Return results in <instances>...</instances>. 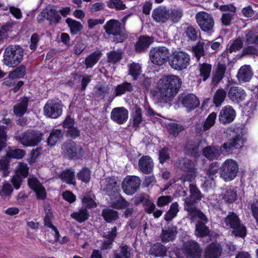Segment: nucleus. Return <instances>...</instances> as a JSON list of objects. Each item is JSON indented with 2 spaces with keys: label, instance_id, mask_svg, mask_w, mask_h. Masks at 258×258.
Here are the masks:
<instances>
[{
  "label": "nucleus",
  "instance_id": "35",
  "mask_svg": "<svg viewBox=\"0 0 258 258\" xmlns=\"http://www.w3.org/2000/svg\"><path fill=\"white\" fill-rule=\"evenodd\" d=\"M218 170L220 171V168L219 167L217 162H213L210 165L207 171L208 177H206V180H205V184H206L207 186L209 184L211 185L213 183H215L214 176L218 172Z\"/></svg>",
  "mask_w": 258,
  "mask_h": 258
},
{
  "label": "nucleus",
  "instance_id": "44",
  "mask_svg": "<svg viewBox=\"0 0 258 258\" xmlns=\"http://www.w3.org/2000/svg\"><path fill=\"white\" fill-rule=\"evenodd\" d=\"M209 228L204 222H197L196 225L195 235L199 237H204L210 235Z\"/></svg>",
  "mask_w": 258,
  "mask_h": 258
},
{
  "label": "nucleus",
  "instance_id": "10",
  "mask_svg": "<svg viewBox=\"0 0 258 258\" xmlns=\"http://www.w3.org/2000/svg\"><path fill=\"white\" fill-rule=\"evenodd\" d=\"M196 19L201 30L208 34L214 32V20L211 14L200 12L196 14Z\"/></svg>",
  "mask_w": 258,
  "mask_h": 258
},
{
  "label": "nucleus",
  "instance_id": "27",
  "mask_svg": "<svg viewBox=\"0 0 258 258\" xmlns=\"http://www.w3.org/2000/svg\"><path fill=\"white\" fill-rule=\"evenodd\" d=\"M222 150V146L221 147L208 146L203 149V153L207 159L213 160L218 159L221 155Z\"/></svg>",
  "mask_w": 258,
  "mask_h": 258
},
{
  "label": "nucleus",
  "instance_id": "45",
  "mask_svg": "<svg viewBox=\"0 0 258 258\" xmlns=\"http://www.w3.org/2000/svg\"><path fill=\"white\" fill-rule=\"evenodd\" d=\"M101 54L100 51H95L88 55L85 60L86 69L92 68L98 62Z\"/></svg>",
  "mask_w": 258,
  "mask_h": 258
},
{
  "label": "nucleus",
  "instance_id": "51",
  "mask_svg": "<svg viewBox=\"0 0 258 258\" xmlns=\"http://www.w3.org/2000/svg\"><path fill=\"white\" fill-rule=\"evenodd\" d=\"M46 12L47 20L49 21V24L59 23L61 19V17L58 14V12L53 9H45Z\"/></svg>",
  "mask_w": 258,
  "mask_h": 258
},
{
  "label": "nucleus",
  "instance_id": "7",
  "mask_svg": "<svg viewBox=\"0 0 258 258\" xmlns=\"http://www.w3.org/2000/svg\"><path fill=\"white\" fill-rule=\"evenodd\" d=\"M239 170L236 162L232 159L225 160L220 167V177L225 181H230L234 179Z\"/></svg>",
  "mask_w": 258,
  "mask_h": 258
},
{
  "label": "nucleus",
  "instance_id": "50",
  "mask_svg": "<svg viewBox=\"0 0 258 258\" xmlns=\"http://www.w3.org/2000/svg\"><path fill=\"white\" fill-rule=\"evenodd\" d=\"M66 22L68 25L72 34H76L83 29V26L80 22L71 18H68Z\"/></svg>",
  "mask_w": 258,
  "mask_h": 258
},
{
  "label": "nucleus",
  "instance_id": "33",
  "mask_svg": "<svg viewBox=\"0 0 258 258\" xmlns=\"http://www.w3.org/2000/svg\"><path fill=\"white\" fill-rule=\"evenodd\" d=\"M226 71V66L224 64L219 63L215 74L213 76L211 83L212 89L217 86L223 79Z\"/></svg>",
  "mask_w": 258,
  "mask_h": 258
},
{
  "label": "nucleus",
  "instance_id": "32",
  "mask_svg": "<svg viewBox=\"0 0 258 258\" xmlns=\"http://www.w3.org/2000/svg\"><path fill=\"white\" fill-rule=\"evenodd\" d=\"M167 248L160 242L154 244L149 249L150 255L155 257H164L166 255Z\"/></svg>",
  "mask_w": 258,
  "mask_h": 258
},
{
  "label": "nucleus",
  "instance_id": "62",
  "mask_svg": "<svg viewBox=\"0 0 258 258\" xmlns=\"http://www.w3.org/2000/svg\"><path fill=\"white\" fill-rule=\"evenodd\" d=\"M25 155V152L23 150L15 149L11 150L7 153V156L10 158L21 159Z\"/></svg>",
  "mask_w": 258,
  "mask_h": 258
},
{
  "label": "nucleus",
  "instance_id": "30",
  "mask_svg": "<svg viewBox=\"0 0 258 258\" xmlns=\"http://www.w3.org/2000/svg\"><path fill=\"white\" fill-rule=\"evenodd\" d=\"M209 49V41L207 40L199 41L196 45L192 47L193 52L198 60L201 56L205 55V51H208Z\"/></svg>",
  "mask_w": 258,
  "mask_h": 258
},
{
  "label": "nucleus",
  "instance_id": "3",
  "mask_svg": "<svg viewBox=\"0 0 258 258\" xmlns=\"http://www.w3.org/2000/svg\"><path fill=\"white\" fill-rule=\"evenodd\" d=\"M4 63L9 67L15 68L22 61L24 49L19 45L8 46L4 53Z\"/></svg>",
  "mask_w": 258,
  "mask_h": 258
},
{
  "label": "nucleus",
  "instance_id": "21",
  "mask_svg": "<svg viewBox=\"0 0 258 258\" xmlns=\"http://www.w3.org/2000/svg\"><path fill=\"white\" fill-rule=\"evenodd\" d=\"M236 112L230 106L223 107L219 115V121L224 124L232 122L235 119Z\"/></svg>",
  "mask_w": 258,
  "mask_h": 258
},
{
  "label": "nucleus",
  "instance_id": "37",
  "mask_svg": "<svg viewBox=\"0 0 258 258\" xmlns=\"http://www.w3.org/2000/svg\"><path fill=\"white\" fill-rule=\"evenodd\" d=\"M243 40L238 37L235 40H233L232 42L231 41L229 43L227 48V51H225L222 54L223 57L228 56V53H232V52L239 50L243 46Z\"/></svg>",
  "mask_w": 258,
  "mask_h": 258
},
{
  "label": "nucleus",
  "instance_id": "57",
  "mask_svg": "<svg viewBox=\"0 0 258 258\" xmlns=\"http://www.w3.org/2000/svg\"><path fill=\"white\" fill-rule=\"evenodd\" d=\"M184 130V127L183 126L176 123H171L168 124V133L174 137H177L179 132Z\"/></svg>",
  "mask_w": 258,
  "mask_h": 258
},
{
  "label": "nucleus",
  "instance_id": "52",
  "mask_svg": "<svg viewBox=\"0 0 258 258\" xmlns=\"http://www.w3.org/2000/svg\"><path fill=\"white\" fill-rule=\"evenodd\" d=\"M189 213V216L191 221H194L195 218H198L200 221L198 222H204L206 223L208 219L205 215L200 210L197 209V207H195V209L192 211H187Z\"/></svg>",
  "mask_w": 258,
  "mask_h": 258
},
{
  "label": "nucleus",
  "instance_id": "29",
  "mask_svg": "<svg viewBox=\"0 0 258 258\" xmlns=\"http://www.w3.org/2000/svg\"><path fill=\"white\" fill-rule=\"evenodd\" d=\"M181 102L182 104L185 107L188 111H191L198 107L200 104V101L198 98L194 94H188L183 97Z\"/></svg>",
  "mask_w": 258,
  "mask_h": 258
},
{
  "label": "nucleus",
  "instance_id": "17",
  "mask_svg": "<svg viewBox=\"0 0 258 258\" xmlns=\"http://www.w3.org/2000/svg\"><path fill=\"white\" fill-rule=\"evenodd\" d=\"M128 118V111L124 107L114 108L110 113L111 119L118 124L125 123Z\"/></svg>",
  "mask_w": 258,
  "mask_h": 258
},
{
  "label": "nucleus",
  "instance_id": "22",
  "mask_svg": "<svg viewBox=\"0 0 258 258\" xmlns=\"http://www.w3.org/2000/svg\"><path fill=\"white\" fill-rule=\"evenodd\" d=\"M246 96L244 90L238 87H231L228 92V97L231 101L236 103L243 101Z\"/></svg>",
  "mask_w": 258,
  "mask_h": 258
},
{
  "label": "nucleus",
  "instance_id": "13",
  "mask_svg": "<svg viewBox=\"0 0 258 258\" xmlns=\"http://www.w3.org/2000/svg\"><path fill=\"white\" fill-rule=\"evenodd\" d=\"M141 180L138 176H127L122 182V188L128 195H133L139 189Z\"/></svg>",
  "mask_w": 258,
  "mask_h": 258
},
{
  "label": "nucleus",
  "instance_id": "47",
  "mask_svg": "<svg viewBox=\"0 0 258 258\" xmlns=\"http://www.w3.org/2000/svg\"><path fill=\"white\" fill-rule=\"evenodd\" d=\"M26 75V66L21 64L17 67L15 70L10 72L8 78L12 79L23 78Z\"/></svg>",
  "mask_w": 258,
  "mask_h": 258
},
{
  "label": "nucleus",
  "instance_id": "20",
  "mask_svg": "<svg viewBox=\"0 0 258 258\" xmlns=\"http://www.w3.org/2000/svg\"><path fill=\"white\" fill-rule=\"evenodd\" d=\"M170 10L164 6H159L153 10V19L157 22L165 23L170 18Z\"/></svg>",
  "mask_w": 258,
  "mask_h": 258
},
{
  "label": "nucleus",
  "instance_id": "46",
  "mask_svg": "<svg viewBox=\"0 0 258 258\" xmlns=\"http://www.w3.org/2000/svg\"><path fill=\"white\" fill-rule=\"evenodd\" d=\"M128 75L133 77V79L136 81L142 73V67L139 63L133 62L128 64Z\"/></svg>",
  "mask_w": 258,
  "mask_h": 258
},
{
  "label": "nucleus",
  "instance_id": "19",
  "mask_svg": "<svg viewBox=\"0 0 258 258\" xmlns=\"http://www.w3.org/2000/svg\"><path fill=\"white\" fill-rule=\"evenodd\" d=\"M177 233V227L172 224L167 223L162 228L160 238L162 242H167L174 240Z\"/></svg>",
  "mask_w": 258,
  "mask_h": 258
},
{
  "label": "nucleus",
  "instance_id": "2",
  "mask_svg": "<svg viewBox=\"0 0 258 258\" xmlns=\"http://www.w3.org/2000/svg\"><path fill=\"white\" fill-rule=\"evenodd\" d=\"M227 141L222 144L223 150L227 154H232L235 150H239L243 145L242 132L241 129L228 128L226 131Z\"/></svg>",
  "mask_w": 258,
  "mask_h": 258
},
{
  "label": "nucleus",
  "instance_id": "40",
  "mask_svg": "<svg viewBox=\"0 0 258 258\" xmlns=\"http://www.w3.org/2000/svg\"><path fill=\"white\" fill-rule=\"evenodd\" d=\"M75 171L71 168L63 170L59 177L63 181L69 184H76Z\"/></svg>",
  "mask_w": 258,
  "mask_h": 258
},
{
  "label": "nucleus",
  "instance_id": "63",
  "mask_svg": "<svg viewBox=\"0 0 258 258\" xmlns=\"http://www.w3.org/2000/svg\"><path fill=\"white\" fill-rule=\"evenodd\" d=\"M183 15V11L180 9L170 10V18L174 23L179 22Z\"/></svg>",
  "mask_w": 258,
  "mask_h": 258
},
{
  "label": "nucleus",
  "instance_id": "1",
  "mask_svg": "<svg viewBox=\"0 0 258 258\" xmlns=\"http://www.w3.org/2000/svg\"><path fill=\"white\" fill-rule=\"evenodd\" d=\"M182 84L178 76L168 75L162 77L157 83V98L159 102L170 103L178 92Z\"/></svg>",
  "mask_w": 258,
  "mask_h": 258
},
{
  "label": "nucleus",
  "instance_id": "61",
  "mask_svg": "<svg viewBox=\"0 0 258 258\" xmlns=\"http://www.w3.org/2000/svg\"><path fill=\"white\" fill-rule=\"evenodd\" d=\"M107 6L110 9H115L116 10H123L126 8L122 0H110L107 3Z\"/></svg>",
  "mask_w": 258,
  "mask_h": 258
},
{
  "label": "nucleus",
  "instance_id": "38",
  "mask_svg": "<svg viewBox=\"0 0 258 258\" xmlns=\"http://www.w3.org/2000/svg\"><path fill=\"white\" fill-rule=\"evenodd\" d=\"M133 91V86L130 83L124 82L123 83L117 85L113 92L114 97L121 96L127 92Z\"/></svg>",
  "mask_w": 258,
  "mask_h": 258
},
{
  "label": "nucleus",
  "instance_id": "6",
  "mask_svg": "<svg viewBox=\"0 0 258 258\" xmlns=\"http://www.w3.org/2000/svg\"><path fill=\"white\" fill-rule=\"evenodd\" d=\"M170 55L169 49L165 46L153 47L149 53L151 61L158 66H162L166 62H169Z\"/></svg>",
  "mask_w": 258,
  "mask_h": 258
},
{
  "label": "nucleus",
  "instance_id": "36",
  "mask_svg": "<svg viewBox=\"0 0 258 258\" xmlns=\"http://www.w3.org/2000/svg\"><path fill=\"white\" fill-rule=\"evenodd\" d=\"M184 151L186 154L194 157L199 155V144L193 141H187L184 146Z\"/></svg>",
  "mask_w": 258,
  "mask_h": 258
},
{
  "label": "nucleus",
  "instance_id": "11",
  "mask_svg": "<svg viewBox=\"0 0 258 258\" xmlns=\"http://www.w3.org/2000/svg\"><path fill=\"white\" fill-rule=\"evenodd\" d=\"M61 149L64 157L70 160L79 158L82 155L83 149L81 146L77 145L72 140L64 142Z\"/></svg>",
  "mask_w": 258,
  "mask_h": 258
},
{
  "label": "nucleus",
  "instance_id": "26",
  "mask_svg": "<svg viewBox=\"0 0 258 258\" xmlns=\"http://www.w3.org/2000/svg\"><path fill=\"white\" fill-rule=\"evenodd\" d=\"M222 246L217 242H212L205 249V258H219L222 253Z\"/></svg>",
  "mask_w": 258,
  "mask_h": 258
},
{
  "label": "nucleus",
  "instance_id": "58",
  "mask_svg": "<svg viewBox=\"0 0 258 258\" xmlns=\"http://www.w3.org/2000/svg\"><path fill=\"white\" fill-rule=\"evenodd\" d=\"M109 89L108 86L102 85V84H98L96 85L94 88L95 95L97 97L104 98L105 95L109 93Z\"/></svg>",
  "mask_w": 258,
  "mask_h": 258
},
{
  "label": "nucleus",
  "instance_id": "9",
  "mask_svg": "<svg viewBox=\"0 0 258 258\" xmlns=\"http://www.w3.org/2000/svg\"><path fill=\"white\" fill-rule=\"evenodd\" d=\"M190 195L184 199V209L185 211H192L195 209L197 204L204 198V195L196 184L190 183L189 185Z\"/></svg>",
  "mask_w": 258,
  "mask_h": 258
},
{
  "label": "nucleus",
  "instance_id": "34",
  "mask_svg": "<svg viewBox=\"0 0 258 258\" xmlns=\"http://www.w3.org/2000/svg\"><path fill=\"white\" fill-rule=\"evenodd\" d=\"M252 73L249 66L245 65L241 67L237 74V78L240 82H248L252 76Z\"/></svg>",
  "mask_w": 258,
  "mask_h": 258
},
{
  "label": "nucleus",
  "instance_id": "43",
  "mask_svg": "<svg viewBox=\"0 0 258 258\" xmlns=\"http://www.w3.org/2000/svg\"><path fill=\"white\" fill-rule=\"evenodd\" d=\"M123 51L120 49L111 50L107 53V62L115 64L119 62L122 58Z\"/></svg>",
  "mask_w": 258,
  "mask_h": 258
},
{
  "label": "nucleus",
  "instance_id": "55",
  "mask_svg": "<svg viewBox=\"0 0 258 258\" xmlns=\"http://www.w3.org/2000/svg\"><path fill=\"white\" fill-rule=\"evenodd\" d=\"M212 70V66L208 63H203L200 65V76L203 78V81H206L209 77Z\"/></svg>",
  "mask_w": 258,
  "mask_h": 258
},
{
  "label": "nucleus",
  "instance_id": "23",
  "mask_svg": "<svg viewBox=\"0 0 258 258\" xmlns=\"http://www.w3.org/2000/svg\"><path fill=\"white\" fill-rule=\"evenodd\" d=\"M30 98L24 96L13 106V112L17 117H22L27 111Z\"/></svg>",
  "mask_w": 258,
  "mask_h": 258
},
{
  "label": "nucleus",
  "instance_id": "64",
  "mask_svg": "<svg viewBox=\"0 0 258 258\" xmlns=\"http://www.w3.org/2000/svg\"><path fill=\"white\" fill-rule=\"evenodd\" d=\"M251 211L253 217L255 218L257 225L258 224V196H255L251 205Z\"/></svg>",
  "mask_w": 258,
  "mask_h": 258
},
{
  "label": "nucleus",
  "instance_id": "41",
  "mask_svg": "<svg viewBox=\"0 0 258 258\" xmlns=\"http://www.w3.org/2000/svg\"><path fill=\"white\" fill-rule=\"evenodd\" d=\"M63 138V134L60 130L53 129L50 133L49 136L47 139V144L53 146Z\"/></svg>",
  "mask_w": 258,
  "mask_h": 258
},
{
  "label": "nucleus",
  "instance_id": "15",
  "mask_svg": "<svg viewBox=\"0 0 258 258\" xmlns=\"http://www.w3.org/2000/svg\"><path fill=\"white\" fill-rule=\"evenodd\" d=\"M101 188L105 194L109 197H115L119 191V186L115 178L108 177L102 180Z\"/></svg>",
  "mask_w": 258,
  "mask_h": 258
},
{
  "label": "nucleus",
  "instance_id": "25",
  "mask_svg": "<svg viewBox=\"0 0 258 258\" xmlns=\"http://www.w3.org/2000/svg\"><path fill=\"white\" fill-rule=\"evenodd\" d=\"M153 41L154 39L152 37L147 36H140L135 45L136 51L138 53L144 52Z\"/></svg>",
  "mask_w": 258,
  "mask_h": 258
},
{
  "label": "nucleus",
  "instance_id": "24",
  "mask_svg": "<svg viewBox=\"0 0 258 258\" xmlns=\"http://www.w3.org/2000/svg\"><path fill=\"white\" fill-rule=\"evenodd\" d=\"M177 167L183 172L198 173L195 163L186 158L179 159L177 162Z\"/></svg>",
  "mask_w": 258,
  "mask_h": 258
},
{
  "label": "nucleus",
  "instance_id": "54",
  "mask_svg": "<svg viewBox=\"0 0 258 258\" xmlns=\"http://www.w3.org/2000/svg\"><path fill=\"white\" fill-rule=\"evenodd\" d=\"M184 33L189 40L195 41L198 39L200 32L199 31L196 30L192 26L189 25L185 29Z\"/></svg>",
  "mask_w": 258,
  "mask_h": 258
},
{
  "label": "nucleus",
  "instance_id": "48",
  "mask_svg": "<svg viewBox=\"0 0 258 258\" xmlns=\"http://www.w3.org/2000/svg\"><path fill=\"white\" fill-rule=\"evenodd\" d=\"M71 216L79 223H82L88 219L89 214L86 208H82L78 211L73 213Z\"/></svg>",
  "mask_w": 258,
  "mask_h": 258
},
{
  "label": "nucleus",
  "instance_id": "49",
  "mask_svg": "<svg viewBox=\"0 0 258 258\" xmlns=\"http://www.w3.org/2000/svg\"><path fill=\"white\" fill-rule=\"evenodd\" d=\"M227 92L223 89H218L213 96V103L216 107H219L224 101Z\"/></svg>",
  "mask_w": 258,
  "mask_h": 258
},
{
  "label": "nucleus",
  "instance_id": "4",
  "mask_svg": "<svg viewBox=\"0 0 258 258\" xmlns=\"http://www.w3.org/2000/svg\"><path fill=\"white\" fill-rule=\"evenodd\" d=\"M224 222L228 228L232 229V233L235 236L244 238L246 235V228L242 223L238 216L233 212L228 213Z\"/></svg>",
  "mask_w": 258,
  "mask_h": 258
},
{
  "label": "nucleus",
  "instance_id": "31",
  "mask_svg": "<svg viewBox=\"0 0 258 258\" xmlns=\"http://www.w3.org/2000/svg\"><path fill=\"white\" fill-rule=\"evenodd\" d=\"M236 187L229 186L225 187L222 194V199L228 203H233L237 200Z\"/></svg>",
  "mask_w": 258,
  "mask_h": 258
},
{
  "label": "nucleus",
  "instance_id": "12",
  "mask_svg": "<svg viewBox=\"0 0 258 258\" xmlns=\"http://www.w3.org/2000/svg\"><path fill=\"white\" fill-rule=\"evenodd\" d=\"M43 111L46 117L57 118L62 114V105L60 101L48 100L44 106Z\"/></svg>",
  "mask_w": 258,
  "mask_h": 258
},
{
  "label": "nucleus",
  "instance_id": "39",
  "mask_svg": "<svg viewBox=\"0 0 258 258\" xmlns=\"http://www.w3.org/2000/svg\"><path fill=\"white\" fill-rule=\"evenodd\" d=\"M102 216L107 223H112L119 218L117 211L110 208H105L102 211Z\"/></svg>",
  "mask_w": 258,
  "mask_h": 258
},
{
  "label": "nucleus",
  "instance_id": "18",
  "mask_svg": "<svg viewBox=\"0 0 258 258\" xmlns=\"http://www.w3.org/2000/svg\"><path fill=\"white\" fill-rule=\"evenodd\" d=\"M184 254L188 258H200L202 249L198 243L194 241H188L184 245Z\"/></svg>",
  "mask_w": 258,
  "mask_h": 258
},
{
  "label": "nucleus",
  "instance_id": "5",
  "mask_svg": "<svg viewBox=\"0 0 258 258\" xmlns=\"http://www.w3.org/2000/svg\"><path fill=\"white\" fill-rule=\"evenodd\" d=\"M168 62L172 69L181 71L189 64L190 56L185 52L175 51L171 54Z\"/></svg>",
  "mask_w": 258,
  "mask_h": 258
},
{
  "label": "nucleus",
  "instance_id": "53",
  "mask_svg": "<svg viewBox=\"0 0 258 258\" xmlns=\"http://www.w3.org/2000/svg\"><path fill=\"white\" fill-rule=\"evenodd\" d=\"M133 126L135 128L139 127L140 123L142 122V109L140 107H137L135 110L132 113Z\"/></svg>",
  "mask_w": 258,
  "mask_h": 258
},
{
  "label": "nucleus",
  "instance_id": "59",
  "mask_svg": "<svg viewBox=\"0 0 258 258\" xmlns=\"http://www.w3.org/2000/svg\"><path fill=\"white\" fill-rule=\"evenodd\" d=\"M170 157L168 148H163L158 152V159L160 163L163 164L170 160Z\"/></svg>",
  "mask_w": 258,
  "mask_h": 258
},
{
  "label": "nucleus",
  "instance_id": "8",
  "mask_svg": "<svg viewBox=\"0 0 258 258\" xmlns=\"http://www.w3.org/2000/svg\"><path fill=\"white\" fill-rule=\"evenodd\" d=\"M43 134L38 130H28L17 137L18 140L24 146H37L42 140Z\"/></svg>",
  "mask_w": 258,
  "mask_h": 258
},
{
  "label": "nucleus",
  "instance_id": "28",
  "mask_svg": "<svg viewBox=\"0 0 258 258\" xmlns=\"http://www.w3.org/2000/svg\"><path fill=\"white\" fill-rule=\"evenodd\" d=\"M139 167L144 174L151 173L153 171L154 164L152 158L148 156H143L139 161Z\"/></svg>",
  "mask_w": 258,
  "mask_h": 258
},
{
  "label": "nucleus",
  "instance_id": "14",
  "mask_svg": "<svg viewBox=\"0 0 258 258\" xmlns=\"http://www.w3.org/2000/svg\"><path fill=\"white\" fill-rule=\"evenodd\" d=\"M103 27L107 34L119 37V40L117 41V42H123L124 39V29L121 27V23L119 21L114 19L110 20Z\"/></svg>",
  "mask_w": 258,
  "mask_h": 258
},
{
  "label": "nucleus",
  "instance_id": "16",
  "mask_svg": "<svg viewBox=\"0 0 258 258\" xmlns=\"http://www.w3.org/2000/svg\"><path fill=\"white\" fill-rule=\"evenodd\" d=\"M219 10L225 12L223 13L221 18L222 25L225 26H230L236 13V7L233 4L223 5L220 6Z\"/></svg>",
  "mask_w": 258,
  "mask_h": 258
},
{
  "label": "nucleus",
  "instance_id": "56",
  "mask_svg": "<svg viewBox=\"0 0 258 258\" xmlns=\"http://www.w3.org/2000/svg\"><path fill=\"white\" fill-rule=\"evenodd\" d=\"M91 172L89 168L87 167L83 168L77 173L78 178L85 183H88L91 178Z\"/></svg>",
  "mask_w": 258,
  "mask_h": 258
},
{
  "label": "nucleus",
  "instance_id": "60",
  "mask_svg": "<svg viewBox=\"0 0 258 258\" xmlns=\"http://www.w3.org/2000/svg\"><path fill=\"white\" fill-rule=\"evenodd\" d=\"M217 117V114L215 112H212L210 113L206 120H205L203 125V130L204 131L208 130L215 123V120Z\"/></svg>",
  "mask_w": 258,
  "mask_h": 258
},
{
  "label": "nucleus",
  "instance_id": "42",
  "mask_svg": "<svg viewBox=\"0 0 258 258\" xmlns=\"http://www.w3.org/2000/svg\"><path fill=\"white\" fill-rule=\"evenodd\" d=\"M119 252L115 253L114 258H131L132 248L124 243L119 247Z\"/></svg>",
  "mask_w": 258,
  "mask_h": 258
}]
</instances>
